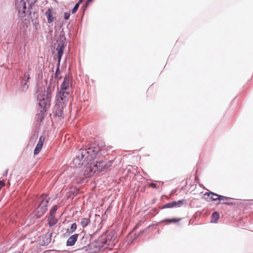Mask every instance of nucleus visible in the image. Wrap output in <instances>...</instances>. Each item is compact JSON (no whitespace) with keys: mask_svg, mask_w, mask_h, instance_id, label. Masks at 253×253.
<instances>
[{"mask_svg":"<svg viewBox=\"0 0 253 253\" xmlns=\"http://www.w3.org/2000/svg\"><path fill=\"white\" fill-rule=\"evenodd\" d=\"M98 152V149L95 147H89L87 149H80L77 153L73 163L76 167H80L83 165L87 166L84 173L86 177L91 176L96 172L102 171L106 167V163L103 161L94 160Z\"/></svg>","mask_w":253,"mask_h":253,"instance_id":"f257e3e1","label":"nucleus"},{"mask_svg":"<svg viewBox=\"0 0 253 253\" xmlns=\"http://www.w3.org/2000/svg\"><path fill=\"white\" fill-rule=\"evenodd\" d=\"M37 93L39 106L43 110L46 109L49 106L50 101V88L47 87L46 89L44 88L43 90L42 89H39Z\"/></svg>","mask_w":253,"mask_h":253,"instance_id":"f03ea898","label":"nucleus"},{"mask_svg":"<svg viewBox=\"0 0 253 253\" xmlns=\"http://www.w3.org/2000/svg\"><path fill=\"white\" fill-rule=\"evenodd\" d=\"M69 97V94L67 91H59L56 95V105L59 108L60 114L62 110L66 106Z\"/></svg>","mask_w":253,"mask_h":253,"instance_id":"7ed1b4c3","label":"nucleus"},{"mask_svg":"<svg viewBox=\"0 0 253 253\" xmlns=\"http://www.w3.org/2000/svg\"><path fill=\"white\" fill-rule=\"evenodd\" d=\"M40 199L41 203L36 211V215L37 218L41 217L47 211L46 207L49 198H47L46 195H42Z\"/></svg>","mask_w":253,"mask_h":253,"instance_id":"20e7f679","label":"nucleus"},{"mask_svg":"<svg viewBox=\"0 0 253 253\" xmlns=\"http://www.w3.org/2000/svg\"><path fill=\"white\" fill-rule=\"evenodd\" d=\"M65 37L60 38V39L59 41H57V46H56V45H55V48H56V50L57 51V56L58 58V64L60 63L61 57L63 53V50L65 47Z\"/></svg>","mask_w":253,"mask_h":253,"instance_id":"39448f33","label":"nucleus"},{"mask_svg":"<svg viewBox=\"0 0 253 253\" xmlns=\"http://www.w3.org/2000/svg\"><path fill=\"white\" fill-rule=\"evenodd\" d=\"M15 5L20 16L22 17L25 13V9H26V3L24 0H16Z\"/></svg>","mask_w":253,"mask_h":253,"instance_id":"423d86ee","label":"nucleus"},{"mask_svg":"<svg viewBox=\"0 0 253 253\" xmlns=\"http://www.w3.org/2000/svg\"><path fill=\"white\" fill-rule=\"evenodd\" d=\"M30 75L28 72L25 73L24 77L21 82V85L20 90L22 91H26L28 90L29 87V80L30 79Z\"/></svg>","mask_w":253,"mask_h":253,"instance_id":"0eeeda50","label":"nucleus"},{"mask_svg":"<svg viewBox=\"0 0 253 253\" xmlns=\"http://www.w3.org/2000/svg\"><path fill=\"white\" fill-rule=\"evenodd\" d=\"M98 243L101 244V247H104L105 245L109 246L112 245L113 244H111V239H109V235L107 236L106 235H103L100 236L98 240Z\"/></svg>","mask_w":253,"mask_h":253,"instance_id":"6e6552de","label":"nucleus"},{"mask_svg":"<svg viewBox=\"0 0 253 253\" xmlns=\"http://www.w3.org/2000/svg\"><path fill=\"white\" fill-rule=\"evenodd\" d=\"M44 140V137L43 136H40L39 142L34 150V153L35 155H37L41 151L43 146Z\"/></svg>","mask_w":253,"mask_h":253,"instance_id":"1a4fd4ad","label":"nucleus"},{"mask_svg":"<svg viewBox=\"0 0 253 253\" xmlns=\"http://www.w3.org/2000/svg\"><path fill=\"white\" fill-rule=\"evenodd\" d=\"M70 83V78L69 76H66L63 80L62 84H61L59 91H66L69 87Z\"/></svg>","mask_w":253,"mask_h":253,"instance_id":"9d476101","label":"nucleus"},{"mask_svg":"<svg viewBox=\"0 0 253 253\" xmlns=\"http://www.w3.org/2000/svg\"><path fill=\"white\" fill-rule=\"evenodd\" d=\"M79 234H75L70 236L67 241L66 245L67 246H72L75 245L77 241Z\"/></svg>","mask_w":253,"mask_h":253,"instance_id":"9b49d317","label":"nucleus"},{"mask_svg":"<svg viewBox=\"0 0 253 253\" xmlns=\"http://www.w3.org/2000/svg\"><path fill=\"white\" fill-rule=\"evenodd\" d=\"M220 217V215L218 212L215 211L214 212L211 216V222L216 223L217 222Z\"/></svg>","mask_w":253,"mask_h":253,"instance_id":"f8f14e48","label":"nucleus"},{"mask_svg":"<svg viewBox=\"0 0 253 253\" xmlns=\"http://www.w3.org/2000/svg\"><path fill=\"white\" fill-rule=\"evenodd\" d=\"M48 221L49 226L52 227L56 224L57 220L55 218L54 216L50 215L48 217Z\"/></svg>","mask_w":253,"mask_h":253,"instance_id":"ddd939ff","label":"nucleus"},{"mask_svg":"<svg viewBox=\"0 0 253 253\" xmlns=\"http://www.w3.org/2000/svg\"><path fill=\"white\" fill-rule=\"evenodd\" d=\"M45 15L47 18L48 23H50L53 22V18L52 17L51 10L48 9L45 12Z\"/></svg>","mask_w":253,"mask_h":253,"instance_id":"4468645a","label":"nucleus"},{"mask_svg":"<svg viewBox=\"0 0 253 253\" xmlns=\"http://www.w3.org/2000/svg\"><path fill=\"white\" fill-rule=\"evenodd\" d=\"M90 222V220L87 218H83L81 219V224L83 227H86Z\"/></svg>","mask_w":253,"mask_h":253,"instance_id":"2eb2a0df","label":"nucleus"},{"mask_svg":"<svg viewBox=\"0 0 253 253\" xmlns=\"http://www.w3.org/2000/svg\"><path fill=\"white\" fill-rule=\"evenodd\" d=\"M221 196L214 194L211 192V201H216L217 200H221Z\"/></svg>","mask_w":253,"mask_h":253,"instance_id":"dca6fc26","label":"nucleus"},{"mask_svg":"<svg viewBox=\"0 0 253 253\" xmlns=\"http://www.w3.org/2000/svg\"><path fill=\"white\" fill-rule=\"evenodd\" d=\"M211 192H207L203 195V198L208 201H211Z\"/></svg>","mask_w":253,"mask_h":253,"instance_id":"f3484780","label":"nucleus"},{"mask_svg":"<svg viewBox=\"0 0 253 253\" xmlns=\"http://www.w3.org/2000/svg\"><path fill=\"white\" fill-rule=\"evenodd\" d=\"M57 210V206L56 205L54 206L50 211V215L54 216L55 212Z\"/></svg>","mask_w":253,"mask_h":253,"instance_id":"a211bd4d","label":"nucleus"},{"mask_svg":"<svg viewBox=\"0 0 253 253\" xmlns=\"http://www.w3.org/2000/svg\"><path fill=\"white\" fill-rule=\"evenodd\" d=\"M222 203L223 204H230V201L231 200V199L228 198L227 197L222 196Z\"/></svg>","mask_w":253,"mask_h":253,"instance_id":"6ab92c4d","label":"nucleus"},{"mask_svg":"<svg viewBox=\"0 0 253 253\" xmlns=\"http://www.w3.org/2000/svg\"><path fill=\"white\" fill-rule=\"evenodd\" d=\"M77 229V224L74 223H73L71 226L70 230L72 233L74 232Z\"/></svg>","mask_w":253,"mask_h":253,"instance_id":"aec40b11","label":"nucleus"},{"mask_svg":"<svg viewBox=\"0 0 253 253\" xmlns=\"http://www.w3.org/2000/svg\"><path fill=\"white\" fill-rule=\"evenodd\" d=\"M186 203V200L183 199L178 201V207H180Z\"/></svg>","mask_w":253,"mask_h":253,"instance_id":"412c9836","label":"nucleus"},{"mask_svg":"<svg viewBox=\"0 0 253 253\" xmlns=\"http://www.w3.org/2000/svg\"><path fill=\"white\" fill-rule=\"evenodd\" d=\"M79 7V3H76L74 7L73 8L72 12L75 13L78 10Z\"/></svg>","mask_w":253,"mask_h":253,"instance_id":"4be33fe9","label":"nucleus"},{"mask_svg":"<svg viewBox=\"0 0 253 253\" xmlns=\"http://www.w3.org/2000/svg\"><path fill=\"white\" fill-rule=\"evenodd\" d=\"M179 220H180V219H177L175 218H173L172 219H166L165 221H168L169 223H171V222H176L179 221Z\"/></svg>","mask_w":253,"mask_h":253,"instance_id":"5701e85b","label":"nucleus"},{"mask_svg":"<svg viewBox=\"0 0 253 253\" xmlns=\"http://www.w3.org/2000/svg\"><path fill=\"white\" fill-rule=\"evenodd\" d=\"M70 13H68V12H65L64 13V18L66 20H67L70 17Z\"/></svg>","mask_w":253,"mask_h":253,"instance_id":"b1692460","label":"nucleus"},{"mask_svg":"<svg viewBox=\"0 0 253 253\" xmlns=\"http://www.w3.org/2000/svg\"><path fill=\"white\" fill-rule=\"evenodd\" d=\"M172 207H173L172 202L168 203L165 206V208H172Z\"/></svg>","mask_w":253,"mask_h":253,"instance_id":"393cba45","label":"nucleus"},{"mask_svg":"<svg viewBox=\"0 0 253 253\" xmlns=\"http://www.w3.org/2000/svg\"><path fill=\"white\" fill-rule=\"evenodd\" d=\"M4 185V182L2 180H0V189Z\"/></svg>","mask_w":253,"mask_h":253,"instance_id":"a878e982","label":"nucleus"},{"mask_svg":"<svg viewBox=\"0 0 253 253\" xmlns=\"http://www.w3.org/2000/svg\"><path fill=\"white\" fill-rule=\"evenodd\" d=\"M172 205H173V207H178V201H173L172 202Z\"/></svg>","mask_w":253,"mask_h":253,"instance_id":"bb28decb","label":"nucleus"},{"mask_svg":"<svg viewBox=\"0 0 253 253\" xmlns=\"http://www.w3.org/2000/svg\"><path fill=\"white\" fill-rule=\"evenodd\" d=\"M150 186L152 187V188H156V185L155 183H151L150 184Z\"/></svg>","mask_w":253,"mask_h":253,"instance_id":"cd10ccee","label":"nucleus"},{"mask_svg":"<svg viewBox=\"0 0 253 253\" xmlns=\"http://www.w3.org/2000/svg\"><path fill=\"white\" fill-rule=\"evenodd\" d=\"M93 0H87L86 2V6H87L88 4L89 3V2H91Z\"/></svg>","mask_w":253,"mask_h":253,"instance_id":"c85d7f7f","label":"nucleus"},{"mask_svg":"<svg viewBox=\"0 0 253 253\" xmlns=\"http://www.w3.org/2000/svg\"><path fill=\"white\" fill-rule=\"evenodd\" d=\"M87 238L86 237H83L82 239V242L84 241V240H86Z\"/></svg>","mask_w":253,"mask_h":253,"instance_id":"c756f323","label":"nucleus"},{"mask_svg":"<svg viewBox=\"0 0 253 253\" xmlns=\"http://www.w3.org/2000/svg\"><path fill=\"white\" fill-rule=\"evenodd\" d=\"M84 0H80L77 3H79V4L83 1Z\"/></svg>","mask_w":253,"mask_h":253,"instance_id":"7c9ffc66","label":"nucleus"},{"mask_svg":"<svg viewBox=\"0 0 253 253\" xmlns=\"http://www.w3.org/2000/svg\"><path fill=\"white\" fill-rule=\"evenodd\" d=\"M7 170H6L5 172V173H4L3 174V175L4 176V175H6L7 174Z\"/></svg>","mask_w":253,"mask_h":253,"instance_id":"2f4dec72","label":"nucleus"},{"mask_svg":"<svg viewBox=\"0 0 253 253\" xmlns=\"http://www.w3.org/2000/svg\"><path fill=\"white\" fill-rule=\"evenodd\" d=\"M58 71V69H57L56 71V74H57V72Z\"/></svg>","mask_w":253,"mask_h":253,"instance_id":"473e14b6","label":"nucleus"}]
</instances>
